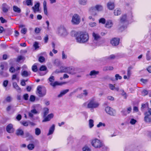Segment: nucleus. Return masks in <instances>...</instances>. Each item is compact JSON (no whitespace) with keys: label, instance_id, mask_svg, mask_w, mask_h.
Instances as JSON below:
<instances>
[{"label":"nucleus","instance_id":"f257e3e1","mask_svg":"<svg viewBox=\"0 0 151 151\" xmlns=\"http://www.w3.org/2000/svg\"><path fill=\"white\" fill-rule=\"evenodd\" d=\"M88 34L85 32H78L76 36V41L80 43H84L88 42L89 40Z\"/></svg>","mask_w":151,"mask_h":151},{"label":"nucleus","instance_id":"f03ea898","mask_svg":"<svg viewBox=\"0 0 151 151\" xmlns=\"http://www.w3.org/2000/svg\"><path fill=\"white\" fill-rule=\"evenodd\" d=\"M60 72L67 73L71 75H74L79 72V69L72 66L61 67Z\"/></svg>","mask_w":151,"mask_h":151},{"label":"nucleus","instance_id":"7ed1b4c3","mask_svg":"<svg viewBox=\"0 0 151 151\" xmlns=\"http://www.w3.org/2000/svg\"><path fill=\"white\" fill-rule=\"evenodd\" d=\"M100 105L99 103L95 101L94 99H92L83 104L84 107L88 109H93L98 108Z\"/></svg>","mask_w":151,"mask_h":151},{"label":"nucleus","instance_id":"20e7f679","mask_svg":"<svg viewBox=\"0 0 151 151\" xmlns=\"http://www.w3.org/2000/svg\"><path fill=\"white\" fill-rule=\"evenodd\" d=\"M57 33L59 36L65 37L68 35V33L63 26H60L57 29Z\"/></svg>","mask_w":151,"mask_h":151},{"label":"nucleus","instance_id":"39448f33","mask_svg":"<svg viewBox=\"0 0 151 151\" xmlns=\"http://www.w3.org/2000/svg\"><path fill=\"white\" fill-rule=\"evenodd\" d=\"M92 145L95 148H100L103 146V142L101 140L97 139L94 138L91 140Z\"/></svg>","mask_w":151,"mask_h":151},{"label":"nucleus","instance_id":"423d86ee","mask_svg":"<svg viewBox=\"0 0 151 151\" xmlns=\"http://www.w3.org/2000/svg\"><path fill=\"white\" fill-rule=\"evenodd\" d=\"M80 18L79 15L75 14L72 16L71 22L73 24L77 25L80 23Z\"/></svg>","mask_w":151,"mask_h":151},{"label":"nucleus","instance_id":"0eeeda50","mask_svg":"<svg viewBox=\"0 0 151 151\" xmlns=\"http://www.w3.org/2000/svg\"><path fill=\"white\" fill-rule=\"evenodd\" d=\"M37 91L38 96L40 97H43L46 94V89L45 88L42 89L40 86H38L37 87Z\"/></svg>","mask_w":151,"mask_h":151},{"label":"nucleus","instance_id":"6e6552de","mask_svg":"<svg viewBox=\"0 0 151 151\" xmlns=\"http://www.w3.org/2000/svg\"><path fill=\"white\" fill-rule=\"evenodd\" d=\"M105 110L106 112L112 116H115L116 115V111L115 110L109 106L106 107Z\"/></svg>","mask_w":151,"mask_h":151},{"label":"nucleus","instance_id":"1a4fd4ad","mask_svg":"<svg viewBox=\"0 0 151 151\" xmlns=\"http://www.w3.org/2000/svg\"><path fill=\"white\" fill-rule=\"evenodd\" d=\"M49 81L51 82L50 84L53 87H55L56 86L60 85V84L58 81H55L54 83L53 82L55 80V78L54 76H51L48 79Z\"/></svg>","mask_w":151,"mask_h":151},{"label":"nucleus","instance_id":"9d476101","mask_svg":"<svg viewBox=\"0 0 151 151\" xmlns=\"http://www.w3.org/2000/svg\"><path fill=\"white\" fill-rule=\"evenodd\" d=\"M119 38H114L111 41V43L113 46L117 45L119 43Z\"/></svg>","mask_w":151,"mask_h":151},{"label":"nucleus","instance_id":"9b49d317","mask_svg":"<svg viewBox=\"0 0 151 151\" xmlns=\"http://www.w3.org/2000/svg\"><path fill=\"white\" fill-rule=\"evenodd\" d=\"M40 4L39 2L37 3L34 6L32 7V9L35 13L39 12V6Z\"/></svg>","mask_w":151,"mask_h":151},{"label":"nucleus","instance_id":"f8f14e48","mask_svg":"<svg viewBox=\"0 0 151 151\" xmlns=\"http://www.w3.org/2000/svg\"><path fill=\"white\" fill-rule=\"evenodd\" d=\"M145 116L144 117V121L146 122H149L151 121V119L150 117V115L148 114V113L146 112L144 113Z\"/></svg>","mask_w":151,"mask_h":151},{"label":"nucleus","instance_id":"ddd939ff","mask_svg":"<svg viewBox=\"0 0 151 151\" xmlns=\"http://www.w3.org/2000/svg\"><path fill=\"white\" fill-rule=\"evenodd\" d=\"M107 6L109 9L112 10L115 7L114 3L113 2L109 1L107 3Z\"/></svg>","mask_w":151,"mask_h":151},{"label":"nucleus","instance_id":"4468645a","mask_svg":"<svg viewBox=\"0 0 151 151\" xmlns=\"http://www.w3.org/2000/svg\"><path fill=\"white\" fill-rule=\"evenodd\" d=\"M6 131L9 133H13L14 131V129L13 128V125L12 124H9L8 125L6 128Z\"/></svg>","mask_w":151,"mask_h":151},{"label":"nucleus","instance_id":"2eb2a0df","mask_svg":"<svg viewBox=\"0 0 151 151\" xmlns=\"http://www.w3.org/2000/svg\"><path fill=\"white\" fill-rule=\"evenodd\" d=\"M113 23L111 20H108L106 21L105 25V27L108 28H110L113 25Z\"/></svg>","mask_w":151,"mask_h":151},{"label":"nucleus","instance_id":"dca6fc26","mask_svg":"<svg viewBox=\"0 0 151 151\" xmlns=\"http://www.w3.org/2000/svg\"><path fill=\"white\" fill-rule=\"evenodd\" d=\"M127 110L125 109L121 111V113L124 115H126L128 114H129L132 110V108L131 107H129L127 108Z\"/></svg>","mask_w":151,"mask_h":151},{"label":"nucleus","instance_id":"f3484780","mask_svg":"<svg viewBox=\"0 0 151 151\" xmlns=\"http://www.w3.org/2000/svg\"><path fill=\"white\" fill-rule=\"evenodd\" d=\"M92 35L94 40L96 41L98 40L101 37L98 34L94 32H93Z\"/></svg>","mask_w":151,"mask_h":151},{"label":"nucleus","instance_id":"a211bd4d","mask_svg":"<svg viewBox=\"0 0 151 151\" xmlns=\"http://www.w3.org/2000/svg\"><path fill=\"white\" fill-rule=\"evenodd\" d=\"M6 110L7 112H9L11 111L12 113H13L15 110L13 106L12 105H8L6 107Z\"/></svg>","mask_w":151,"mask_h":151},{"label":"nucleus","instance_id":"6ab92c4d","mask_svg":"<svg viewBox=\"0 0 151 151\" xmlns=\"http://www.w3.org/2000/svg\"><path fill=\"white\" fill-rule=\"evenodd\" d=\"M95 8L96 10L98 11H101L103 9L102 6L100 4L96 5L95 6Z\"/></svg>","mask_w":151,"mask_h":151},{"label":"nucleus","instance_id":"aec40b11","mask_svg":"<svg viewBox=\"0 0 151 151\" xmlns=\"http://www.w3.org/2000/svg\"><path fill=\"white\" fill-rule=\"evenodd\" d=\"M53 116V114H49L46 117L44 120L43 121V122H46L49 121L50 119L52 118Z\"/></svg>","mask_w":151,"mask_h":151},{"label":"nucleus","instance_id":"412c9836","mask_svg":"<svg viewBox=\"0 0 151 151\" xmlns=\"http://www.w3.org/2000/svg\"><path fill=\"white\" fill-rule=\"evenodd\" d=\"M121 13V10L119 8H116L114 10V14L115 16H118L120 15Z\"/></svg>","mask_w":151,"mask_h":151},{"label":"nucleus","instance_id":"4be33fe9","mask_svg":"<svg viewBox=\"0 0 151 151\" xmlns=\"http://www.w3.org/2000/svg\"><path fill=\"white\" fill-rule=\"evenodd\" d=\"M55 126L53 124L50 128L48 133L47 134L48 135H49L52 134L55 129Z\"/></svg>","mask_w":151,"mask_h":151},{"label":"nucleus","instance_id":"5701e85b","mask_svg":"<svg viewBox=\"0 0 151 151\" xmlns=\"http://www.w3.org/2000/svg\"><path fill=\"white\" fill-rule=\"evenodd\" d=\"M87 0H79L78 1L79 4L83 6L86 5L87 4Z\"/></svg>","mask_w":151,"mask_h":151},{"label":"nucleus","instance_id":"b1692460","mask_svg":"<svg viewBox=\"0 0 151 151\" xmlns=\"http://www.w3.org/2000/svg\"><path fill=\"white\" fill-rule=\"evenodd\" d=\"M69 91L68 89H66L61 91L60 93L58 96V97H60L63 96L66 93L68 92Z\"/></svg>","mask_w":151,"mask_h":151},{"label":"nucleus","instance_id":"393cba45","mask_svg":"<svg viewBox=\"0 0 151 151\" xmlns=\"http://www.w3.org/2000/svg\"><path fill=\"white\" fill-rule=\"evenodd\" d=\"M109 88L111 90H116L117 91H119V89L118 87H115L114 85L111 84H109Z\"/></svg>","mask_w":151,"mask_h":151},{"label":"nucleus","instance_id":"a878e982","mask_svg":"<svg viewBox=\"0 0 151 151\" xmlns=\"http://www.w3.org/2000/svg\"><path fill=\"white\" fill-rule=\"evenodd\" d=\"M8 6L6 3H4L2 4V10L3 12L5 13L7 12L8 11L7 8Z\"/></svg>","mask_w":151,"mask_h":151},{"label":"nucleus","instance_id":"bb28decb","mask_svg":"<svg viewBox=\"0 0 151 151\" xmlns=\"http://www.w3.org/2000/svg\"><path fill=\"white\" fill-rule=\"evenodd\" d=\"M16 134L17 135H23L24 134V132L22 130L19 129L16 131Z\"/></svg>","mask_w":151,"mask_h":151},{"label":"nucleus","instance_id":"cd10ccee","mask_svg":"<svg viewBox=\"0 0 151 151\" xmlns=\"http://www.w3.org/2000/svg\"><path fill=\"white\" fill-rule=\"evenodd\" d=\"M30 74V72H28L24 70L21 73V75L24 77H27Z\"/></svg>","mask_w":151,"mask_h":151},{"label":"nucleus","instance_id":"c85d7f7f","mask_svg":"<svg viewBox=\"0 0 151 151\" xmlns=\"http://www.w3.org/2000/svg\"><path fill=\"white\" fill-rule=\"evenodd\" d=\"M99 71H96L95 70H93L91 71L89 74L90 76H95L99 74Z\"/></svg>","mask_w":151,"mask_h":151},{"label":"nucleus","instance_id":"c756f323","mask_svg":"<svg viewBox=\"0 0 151 151\" xmlns=\"http://www.w3.org/2000/svg\"><path fill=\"white\" fill-rule=\"evenodd\" d=\"M13 10L14 12L18 13H20L21 12L20 9L15 6H13Z\"/></svg>","mask_w":151,"mask_h":151},{"label":"nucleus","instance_id":"7c9ffc66","mask_svg":"<svg viewBox=\"0 0 151 151\" xmlns=\"http://www.w3.org/2000/svg\"><path fill=\"white\" fill-rule=\"evenodd\" d=\"M113 69V67L111 66H105L103 68V70L104 71H106L108 70H112Z\"/></svg>","mask_w":151,"mask_h":151},{"label":"nucleus","instance_id":"2f4dec72","mask_svg":"<svg viewBox=\"0 0 151 151\" xmlns=\"http://www.w3.org/2000/svg\"><path fill=\"white\" fill-rule=\"evenodd\" d=\"M35 134L37 136H39L41 133V131L40 129L37 128L35 130Z\"/></svg>","mask_w":151,"mask_h":151},{"label":"nucleus","instance_id":"473e14b6","mask_svg":"<svg viewBox=\"0 0 151 151\" xmlns=\"http://www.w3.org/2000/svg\"><path fill=\"white\" fill-rule=\"evenodd\" d=\"M94 121L93 120L90 119L89 120V126L90 128L93 127L94 126Z\"/></svg>","mask_w":151,"mask_h":151},{"label":"nucleus","instance_id":"72a5a7b5","mask_svg":"<svg viewBox=\"0 0 151 151\" xmlns=\"http://www.w3.org/2000/svg\"><path fill=\"white\" fill-rule=\"evenodd\" d=\"M83 93L82 94H81V95H80L79 96H78V97L80 98H82V95H84L85 96H87L88 94V92L86 90H83Z\"/></svg>","mask_w":151,"mask_h":151},{"label":"nucleus","instance_id":"f704fd0d","mask_svg":"<svg viewBox=\"0 0 151 151\" xmlns=\"http://www.w3.org/2000/svg\"><path fill=\"white\" fill-rule=\"evenodd\" d=\"M12 100V97L10 96H8L5 99V100L3 101V102L5 103V101L10 102Z\"/></svg>","mask_w":151,"mask_h":151},{"label":"nucleus","instance_id":"c9c22d12","mask_svg":"<svg viewBox=\"0 0 151 151\" xmlns=\"http://www.w3.org/2000/svg\"><path fill=\"white\" fill-rule=\"evenodd\" d=\"M126 19V16L125 15H123L122 16L120 20L121 23H123L124 22Z\"/></svg>","mask_w":151,"mask_h":151},{"label":"nucleus","instance_id":"e433bc0d","mask_svg":"<svg viewBox=\"0 0 151 151\" xmlns=\"http://www.w3.org/2000/svg\"><path fill=\"white\" fill-rule=\"evenodd\" d=\"M0 74L4 77H7L9 76L8 73L6 72H4L3 71L0 72Z\"/></svg>","mask_w":151,"mask_h":151},{"label":"nucleus","instance_id":"4c0bfd02","mask_svg":"<svg viewBox=\"0 0 151 151\" xmlns=\"http://www.w3.org/2000/svg\"><path fill=\"white\" fill-rule=\"evenodd\" d=\"M150 51H148L146 54V59L147 60H150L151 59V57L150 55Z\"/></svg>","mask_w":151,"mask_h":151},{"label":"nucleus","instance_id":"58836bf2","mask_svg":"<svg viewBox=\"0 0 151 151\" xmlns=\"http://www.w3.org/2000/svg\"><path fill=\"white\" fill-rule=\"evenodd\" d=\"M27 147L29 150H31L34 148L35 146L33 144H29L28 145Z\"/></svg>","mask_w":151,"mask_h":151},{"label":"nucleus","instance_id":"ea45409f","mask_svg":"<svg viewBox=\"0 0 151 151\" xmlns=\"http://www.w3.org/2000/svg\"><path fill=\"white\" fill-rule=\"evenodd\" d=\"M26 2L27 6H32L33 5L32 0H26Z\"/></svg>","mask_w":151,"mask_h":151},{"label":"nucleus","instance_id":"a19ab883","mask_svg":"<svg viewBox=\"0 0 151 151\" xmlns=\"http://www.w3.org/2000/svg\"><path fill=\"white\" fill-rule=\"evenodd\" d=\"M44 116H45L49 113V109L47 108L44 109Z\"/></svg>","mask_w":151,"mask_h":151},{"label":"nucleus","instance_id":"79ce46f5","mask_svg":"<svg viewBox=\"0 0 151 151\" xmlns=\"http://www.w3.org/2000/svg\"><path fill=\"white\" fill-rule=\"evenodd\" d=\"M62 58L63 60L66 59L67 58V55L65 54L64 51H63L62 52Z\"/></svg>","mask_w":151,"mask_h":151},{"label":"nucleus","instance_id":"37998d69","mask_svg":"<svg viewBox=\"0 0 151 151\" xmlns=\"http://www.w3.org/2000/svg\"><path fill=\"white\" fill-rule=\"evenodd\" d=\"M33 47L35 48V49L36 50L39 47V43L37 42H35L33 44Z\"/></svg>","mask_w":151,"mask_h":151},{"label":"nucleus","instance_id":"c03bdc74","mask_svg":"<svg viewBox=\"0 0 151 151\" xmlns=\"http://www.w3.org/2000/svg\"><path fill=\"white\" fill-rule=\"evenodd\" d=\"M106 125L105 123H103L101 122H99V124L97 125V127L98 128H99L102 126L104 127Z\"/></svg>","mask_w":151,"mask_h":151},{"label":"nucleus","instance_id":"a18cd8bd","mask_svg":"<svg viewBox=\"0 0 151 151\" xmlns=\"http://www.w3.org/2000/svg\"><path fill=\"white\" fill-rule=\"evenodd\" d=\"M89 25L91 27H94L96 26V23L95 22H90L89 23Z\"/></svg>","mask_w":151,"mask_h":151},{"label":"nucleus","instance_id":"49530a36","mask_svg":"<svg viewBox=\"0 0 151 151\" xmlns=\"http://www.w3.org/2000/svg\"><path fill=\"white\" fill-rule=\"evenodd\" d=\"M99 22L103 24H105L106 22V20L104 18H101L99 20Z\"/></svg>","mask_w":151,"mask_h":151},{"label":"nucleus","instance_id":"de8ad7c7","mask_svg":"<svg viewBox=\"0 0 151 151\" xmlns=\"http://www.w3.org/2000/svg\"><path fill=\"white\" fill-rule=\"evenodd\" d=\"M132 69L131 67H130L128 68L127 70V75L128 77H129L131 75V70Z\"/></svg>","mask_w":151,"mask_h":151},{"label":"nucleus","instance_id":"09e8293b","mask_svg":"<svg viewBox=\"0 0 151 151\" xmlns=\"http://www.w3.org/2000/svg\"><path fill=\"white\" fill-rule=\"evenodd\" d=\"M41 30L40 28L36 27L35 29V32L36 34L39 33Z\"/></svg>","mask_w":151,"mask_h":151},{"label":"nucleus","instance_id":"8fccbe9b","mask_svg":"<svg viewBox=\"0 0 151 151\" xmlns=\"http://www.w3.org/2000/svg\"><path fill=\"white\" fill-rule=\"evenodd\" d=\"M32 70L34 72H36L37 70V66L36 65H34L32 67Z\"/></svg>","mask_w":151,"mask_h":151},{"label":"nucleus","instance_id":"3c124183","mask_svg":"<svg viewBox=\"0 0 151 151\" xmlns=\"http://www.w3.org/2000/svg\"><path fill=\"white\" fill-rule=\"evenodd\" d=\"M83 151H90V149L87 146H85L83 148Z\"/></svg>","mask_w":151,"mask_h":151},{"label":"nucleus","instance_id":"603ef678","mask_svg":"<svg viewBox=\"0 0 151 151\" xmlns=\"http://www.w3.org/2000/svg\"><path fill=\"white\" fill-rule=\"evenodd\" d=\"M45 58L43 56H40L39 58V61L40 62H43L45 61Z\"/></svg>","mask_w":151,"mask_h":151},{"label":"nucleus","instance_id":"864d4df0","mask_svg":"<svg viewBox=\"0 0 151 151\" xmlns=\"http://www.w3.org/2000/svg\"><path fill=\"white\" fill-rule=\"evenodd\" d=\"M22 124L25 126H27L29 124V122L26 121H23L21 122Z\"/></svg>","mask_w":151,"mask_h":151},{"label":"nucleus","instance_id":"5fc2aeb1","mask_svg":"<svg viewBox=\"0 0 151 151\" xmlns=\"http://www.w3.org/2000/svg\"><path fill=\"white\" fill-rule=\"evenodd\" d=\"M27 31V29L26 28H23L21 30L22 33L25 34Z\"/></svg>","mask_w":151,"mask_h":151},{"label":"nucleus","instance_id":"6e6d98bb","mask_svg":"<svg viewBox=\"0 0 151 151\" xmlns=\"http://www.w3.org/2000/svg\"><path fill=\"white\" fill-rule=\"evenodd\" d=\"M115 79L116 80H117L118 79H121L122 78V77L119 76L118 74H116L115 75Z\"/></svg>","mask_w":151,"mask_h":151},{"label":"nucleus","instance_id":"4d7b16f0","mask_svg":"<svg viewBox=\"0 0 151 151\" xmlns=\"http://www.w3.org/2000/svg\"><path fill=\"white\" fill-rule=\"evenodd\" d=\"M137 122V121L134 119H131L130 123L132 124H134Z\"/></svg>","mask_w":151,"mask_h":151},{"label":"nucleus","instance_id":"13d9d810","mask_svg":"<svg viewBox=\"0 0 151 151\" xmlns=\"http://www.w3.org/2000/svg\"><path fill=\"white\" fill-rule=\"evenodd\" d=\"M35 100V97L33 95H31L30 97L29 100L33 102Z\"/></svg>","mask_w":151,"mask_h":151},{"label":"nucleus","instance_id":"bf43d9fd","mask_svg":"<svg viewBox=\"0 0 151 151\" xmlns=\"http://www.w3.org/2000/svg\"><path fill=\"white\" fill-rule=\"evenodd\" d=\"M47 69L46 67L44 65H42L40 68V70L41 71H45Z\"/></svg>","mask_w":151,"mask_h":151},{"label":"nucleus","instance_id":"052dcab7","mask_svg":"<svg viewBox=\"0 0 151 151\" xmlns=\"http://www.w3.org/2000/svg\"><path fill=\"white\" fill-rule=\"evenodd\" d=\"M148 93V92L147 91L145 90H144L142 91V95L143 96H145Z\"/></svg>","mask_w":151,"mask_h":151},{"label":"nucleus","instance_id":"680f3d73","mask_svg":"<svg viewBox=\"0 0 151 151\" xmlns=\"http://www.w3.org/2000/svg\"><path fill=\"white\" fill-rule=\"evenodd\" d=\"M15 69L13 67H10L9 69V71L10 72L13 73L15 72Z\"/></svg>","mask_w":151,"mask_h":151},{"label":"nucleus","instance_id":"e2e57ef3","mask_svg":"<svg viewBox=\"0 0 151 151\" xmlns=\"http://www.w3.org/2000/svg\"><path fill=\"white\" fill-rule=\"evenodd\" d=\"M8 83V81L7 80L4 81L3 83V85L4 87H6Z\"/></svg>","mask_w":151,"mask_h":151},{"label":"nucleus","instance_id":"0e129e2a","mask_svg":"<svg viewBox=\"0 0 151 151\" xmlns=\"http://www.w3.org/2000/svg\"><path fill=\"white\" fill-rule=\"evenodd\" d=\"M115 58V56L114 55H112L107 57V59L109 60H111Z\"/></svg>","mask_w":151,"mask_h":151},{"label":"nucleus","instance_id":"69168bd1","mask_svg":"<svg viewBox=\"0 0 151 151\" xmlns=\"http://www.w3.org/2000/svg\"><path fill=\"white\" fill-rule=\"evenodd\" d=\"M140 81L144 84L146 83L148 81L147 79H144L143 78H142L140 80Z\"/></svg>","mask_w":151,"mask_h":151},{"label":"nucleus","instance_id":"338daca9","mask_svg":"<svg viewBox=\"0 0 151 151\" xmlns=\"http://www.w3.org/2000/svg\"><path fill=\"white\" fill-rule=\"evenodd\" d=\"M0 20L1 21V22L2 23L6 22V21L2 17H0Z\"/></svg>","mask_w":151,"mask_h":151},{"label":"nucleus","instance_id":"774afa93","mask_svg":"<svg viewBox=\"0 0 151 151\" xmlns=\"http://www.w3.org/2000/svg\"><path fill=\"white\" fill-rule=\"evenodd\" d=\"M44 40L45 43H47L48 40V37L47 35H46L44 38Z\"/></svg>","mask_w":151,"mask_h":151}]
</instances>
